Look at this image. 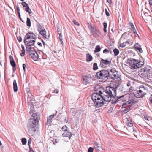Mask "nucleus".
Returning <instances> with one entry per match:
<instances>
[{
    "label": "nucleus",
    "mask_w": 152,
    "mask_h": 152,
    "mask_svg": "<svg viewBox=\"0 0 152 152\" xmlns=\"http://www.w3.org/2000/svg\"><path fill=\"white\" fill-rule=\"evenodd\" d=\"M119 86L118 85L111 84L110 86L106 87L104 89L102 87H99L97 90L94 88L96 92L93 93L91 98L94 105L96 107H99L103 105L104 102H110L112 98H115L116 100L112 101L111 103H116L119 99L123 97L124 95L120 96H116V90Z\"/></svg>",
    "instance_id": "f257e3e1"
},
{
    "label": "nucleus",
    "mask_w": 152,
    "mask_h": 152,
    "mask_svg": "<svg viewBox=\"0 0 152 152\" xmlns=\"http://www.w3.org/2000/svg\"><path fill=\"white\" fill-rule=\"evenodd\" d=\"M36 39V36L32 32H28L25 36L24 42L26 45V51H29V53L31 52V51L33 50L31 47L34 46V44Z\"/></svg>",
    "instance_id": "f03ea898"
},
{
    "label": "nucleus",
    "mask_w": 152,
    "mask_h": 152,
    "mask_svg": "<svg viewBox=\"0 0 152 152\" xmlns=\"http://www.w3.org/2000/svg\"><path fill=\"white\" fill-rule=\"evenodd\" d=\"M138 75L142 78L148 79L149 82H152L150 79L152 77V68L149 66H146L144 68H141L138 72Z\"/></svg>",
    "instance_id": "7ed1b4c3"
},
{
    "label": "nucleus",
    "mask_w": 152,
    "mask_h": 152,
    "mask_svg": "<svg viewBox=\"0 0 152 152\" xmlns=\"http://www.w3.org/2000/svg\"><path fill=\"white\" fill-rule=\"evenodd\" d=\"M127 62L128 64L130 67L131 69H132L139 68L144 64L143 61H141L132 58L128 59Z\"/></svg>",
    "instance_id": "20e7f679"
},
{
    "label": "nucleus",
    "mask_w": 152,
    "mask_h": 152,
    "mask_svg": "<svg viewBox=\"0 0 152 152\" xmlns=\"http://www.w3.org/2000/svg\"><path fill=\"white\" fill-rule=\"evenodd\" d=\"M147 91V87L141 86L139 88L134 90L133 92L134 96L137 98L142 97L146 94Z\"/></svg>",
    "instance_id": "39448f33"
},
{
    "label": "nucleus",
    "mask_w": 152,
    "mask_h": 152,
    "mask_svg": "<svg viewBox=\"0 0 152 152\" xmlns=\"http://www.w3.org/2000/svg\"><path fill=\"white\" fill-rule=\"evenodd\" d=\"M39 115L38 113H33L29 120L28 126L31 128H34L39 123Z\"/></svg>",
    "instance_id": "423d86ee"
},
{
    "label": "nucleus",
    "mask_w": 152,
    "mask_h": 152,
    "mask_svg": "<svg viewBox=\"0 0 152 152\" xmlns=\"http://www.w3.org/2000/svg\"><path fill=\"white\" fill-rule=\"evenodd\" d=\"M96 77L98 78L103 79L106 80L112 77L110 76L109 71L106 69L102 70L97 72Z\"/></svg>",
    "instance_id": "0eeeda50"
},
{
    "label": "nucleus",
    "mask_w": 152,
    "mask_h": 152,
    "mask_svg": "<svg viewBox=\"0 0 152 152\" xmlns=\"http://www.w3.org/2000/svg\"><path fill=\"white\" fill-rule=\"evenodd\" d=\"M36 22H37V23L36 24L37 29L39 33L42 36L44 39H48L49 37V36L48 37L47 36L46 32L44 28L42 27L39 23L37 22L36 21Z\"/></svg>",
    "instance_id": "6e6552de"
},
{
    "label": "nucleus",
    "mask_w": 152,
    "mask_h": 152,
    "mask_svg": "<svg viewBox=\"0 0 152 152\" xmlns=\"http://www.w3.org/2000/svg\"><path fill=\"white\" fill-rule=\"evenodd\" d=\"M111 62V61H109L107 59L104 60L101 58L99 66L102 68H105L107 67V65L110 64Z\"/></svg>",
    "instance_id": "1a4fd4ad"
},
{
    "label": "nucleus",
    "mask_w": 152,
    "mask_h": 152,
    "mask_svg": "<svg viewBox=\"0 0 152 152\" xmlns=\"http://www.w3.org/2000/svg\"><path fill=\"white\" fill-rule=\"evenodd\" d=\"M91 80V76L90 75L84 76L83 77L82 83L85 85L90 84Z\"/></svg>",
    "instance_id": "9d476101"
},
{
    "label": "nucleus",
    "mask_w": 152,
    "mask_h": 152,
    "mask_svg": "<svg viewBox=\"0 0 152 152\" xmlns=\"http://www.w3.org/2000/svg\"><path fill=\"white\" fill-rule=\"evenodd\" d=\"M30 55L31 56L32 59L35 61H37L38 59V55L37 53L33 50V51H31L29 53Z\"/></svg>",
    "instance_id": "9b49d317"
},
{
    "label": "nucleus",
    "mask_w": 152,
    "mask_h": 152,
    "mask_svg": "<svg viewBox=\"0 0 152 152\" xmlns=\"http://www.w3.org/2000/svg\"><path fill=\"white\" fill-rule=\"evenodd\" d=\"M72 135V133L71 132H69L68 130L67 131L64 132L62 134V136L64 137H67L70 139Z\"/></svg>",
    "instance_id": "f8f14e48"
},
{
    "label": "nucleus",
    "mask_w": 152,
    "mask_h": 152,
    "mask_svg": "<svg viewBox=\"0 0 152 152\" xmlns=\"http://www.w3.org/2000/svg\"><path fill=\"white\" fill-rule=\"evenodd\" d=\"M134 47L136 50H138L140 52H142L143 51L141 48V46L138 43H136L134 45Z\"/></svg>",
    "instance_id": "ddd939ff"
},
{
    "label": "nucleus",
    "mask_w": 152,
    "mask_h": 152,
    "mask_svg": "<svg viewBox=\"0 0 152 152\" xmlns=\"http://www.w3.org/2000/svg\"><path fill=\"white\" fill-rule=\"evenodd\" d=\"M138 101V100L137 99L135 98H133L132 99L128 101V104H133L136 103Z\"/></svg>",
    "instance_id": "4468645a"
},
{
    "label": "nucleus",
    "mask_w": 152,
    "mask_h": 152,
    "mask_svg": "<svg viewBox=\"0 0 152 152\" xmlns=\"http://www.w3.org/2000/svg\"><path fill=\"white\" fill-rule=\"evenodd\" d=\"M13 90L15 92H16L18 91V87L15 80H14L13 83Z\"/></svg>",
    "instance_id": "2eb2a0df"
},
{
    "label": "nucleus",
    "mask_w": 152,
    "mask_h": 152,
    "mask_svg": "<svg viewBox=\"0 0 152 152\" xmlns=\"http://www.w3.org/2000/svg\"><path fill=\"white\" fill-rule=\"evenodd\" d=\"M110 75L112 76L111 77H110V78L112 77L114 79H117L119 76V75L117 74V72H115V73L110 74Z\"/></svg>",
    "instance_id": "dca6fc26"
},
{
    "label": "nucleus",
    "mask_w": 152,
    "mask_h": 152,
    "mask_svg": "<svg viewBox=\"0 0 152 152\" xmlns=\"http://www.w3.org/2000/svg\"><path fill=\"white\" fill-rule=\"evenodd\" d=\"M128 101L125 103H124L122 106V108H126L128 107H131L132 105V104H128Z\"/></svg>",
    "instance_id": "f3484780"
},
{
    "label": "nucleus",
    "mask_w": 152,
    "mask_h": 152,
    "mask_svg": "<svg viewBox=\"0 0 152 152\" xmlns=\"http://www.w3.org/2000/svg\"><path fill=\"white\" fill-rule=\"evenodd\" d=\"M93 59L92 56L89 54L86 55V60L87 61H90L92 60Z\"/></svg>",
    "instance_id": "a211bd4d"
},
{
    "label": "nucleus",
    "mask_w": 152,
    "mask_h": 152,
    "mask_svg": "<svg viewBox=\"0 0 152 152\" xmlns=\"http://www.w3.org/2000/svg\"><path fill=\"white\" fill-rule=\"evenodd\" d=\"M101 50V48H100V47L99 45H97L96 46V48H95V50L94 51V53H97L99 51H100Z\"/></svg>",
    "instance_id": "6ab92c4d"
},
{
    "label": "nucleus",
    "mask_w": 152,
    "mask_h": 152,
    "mask_svg": "<svg viewBox=\"0 0 152 152\" xmlns=\"http://www.w3.org/2000/svg\"><path fill=\"white\" fill-rule=\"evenodd\" d=\"M113 52L114 53L115 56H117L119 53V51L118 50L117 48H115L113 50Z\"/></svg>",
    "instance_id": "aec40b11"
},
{
    "label": "nucleus",
    "mask_w": 152,
    "mask_h": 152,
    "mask_svg": "<svg viewBox=\"0 0 152 152\" xmlns=\"http://www.w3.org/2000/svg\"><path fill=\"white\" fill-rule=\"evenodd\" d=\"M26 24L28 26H31V22L30 21V19L28 17L27 18Z\"/></svg>",
    "instance_id": "412c9836"
},
{
    "label": "nucleus",
    "mask_w": 152,
    "mask_h": 152,
    "mask_svg": "<svg viewBox=\"0 0 152 152\" xmlns=\"http://www.w3.org/2000/svg\"><path fill=\"white\" fill-rule=\"evenodd\" d=\"M103 25L104 26L103 30L105 33H106L107 32L106 28L107 26V24L106 22H104L103 23Z\"/></svg>",
    "instance_id": "4be33fe9"
},
{
    "label": "nucleus",
    "mask_w": 152,
    "mask_h": 152,
    "mask_svg": "<svg viewBox=\"0 0 152 152\" xmlns=\"http://www.w3.org/2000/svg\"><path fill=\"white\" fill-rule=\"evenodd\" d=\"M98 66L97 64L96 63H94L93 64V69L94 70H96L98 69Z\"/></svg>",
    "instance_id": "5701e85b"
},
{
    "label": "nucleus",
    "mask_w": 152,
    "mask_h": 152,
    "mask_svg": "<svg viewBox=\"0 0 152 152\" xmlns=\"http://www.w3.org/2000/svg\"><path fill=\"white\" fill-rule=\"evenodd\" d=\"M130 107H126V108L123 110V112L125 113H126L129 111L131 110V108Z\"/></svg>",
    "instance_id": "b1692460"
},
{
    "label": "nucleus",
    "mask_w": 152,
    "mask_h": 152,
    "mask_svg": "<svg viewBox=\"0 0 152 152\" xmlns=\"http://www.w3.org/2000/svg\"><path fill=\"white\" fill-rule=\"evenodd\" d=\"M25 10L27 12H28L29 14H30L32 12V11L30 9L29 6H28L27 7H26L25 8Z\"/></svg>",
    "instance_id": "393cba45"
},
{
    "label": "nucleus",
    "mask_w": 152,
    "mask_h": 152,
    "mask_svg": "<svg viewBox=\"0 0 152 152\" xmlns=\"http://www.w3.org/2000/svg\"><path fill=\"white\" fill-rule=\"evenodd\" d=\"M100 147V144L99 143L95 142L94 143V147L96 148H99Z\"/></svg>",
    "instance_id": "a878e982"
},
{
    "label": "nucleus",
    "mask_w": 152,
    "mask_h": 152,
    "mask_svg": "<svg viewBox=\"0 0 152 152\" xmlns=\"http://www.w3.org/2000/svg\"><path fill=\"white\" fill-rule=\"evenodd\" d=\"M59 39H60V41L61 43V44L62 45H63V42L62 39V36L61 34V33H59Z\"/></svg>",
    "instance_id": "bb28decb"
},
{
    "label": "nucleus",
    "mask_w": 152,
    "mask_h": 152,
    "mask_svg": "<svg viewBox=\"0 0 152 152\" xmlns=\"http://www.w3.org/2000/svg\"><path fill=\"white\" fill-rule=\"evenodd\" d=\"M52 122V118H50V117H49L47 120V124H50Z\"/></svg>",
    "instance_id": "cd10ccee"
},
{
    "label": "nucleus",
    "mask_w": 152,
    "mask_h": 152,
    "mask_svg": "<svg viewBox=\"0 0 152 152\" xmlns=\"http://www.w3.org/2000/svg\"><path fill=\"white\" fill-rule=\"evenodd\" d=\"M21 141L23 145H25L27 142V140L25 138H23L22 139Z\"/></svg>",
    "instance_id": "c85d7f7f"
},
{
    "label": "nucleus",
    "mask_w": 152,
    "mask_h": 152,
    "mask_svg": "<svg viewBox=\"0 0 152 152\" xmlns=\"http://www.w3.org/2000/svg\"><path fill=\"white\" fill-rule=\"evenodd\" d=\"M95 27V26L94 25L91 24L88 26V27L91 31L93 29H94V28Z\"/></svg>",
    "instance_id": "c756f323"
},
{
    "label": "nucleus",
    "mask_w": 152,
    "mask_h": 152,
    "mask_svg": "<svg viewBox=\"0 0 152 152\" xmlns=\"http://www.w3.org/2000/svg\"><path fill=\"white\" fill-rule=\"evenodd\" d=\"M67 128V127L65 125L62 128V130L65 132L68 130Z\"/></svg>",
    "instance_id": "7c9ffc66"
},
{
    "label": "nucleus",
    "mask_w": 152,
    "mask_h": 152,
    "mask_svg": "<svg viewBox=\"0 0 152 152\" xmlns=\"http://www.w3.org/2000/svg\"><path fill=\"white\" fill-rule=\"evenodd\" d=\"M21 4L23 6L25 7H27L28 6V4L26 3L25 2H22Z\"/></svg>",
    "instance_id": "2f4dec72"
},
{
    "label": "nucleus",
    "mask_w": 152,
    "mask_h": 152,
    "mask_svg": "<svg viewBox=\"0 0 152 152\" xmlns=\"http://www.w3.org/2000/svg\"><path fill=\"white\" fill-rule=\"evenodd\" d=\"M10 64L12 67H14L16 66V63L14 61H11L10 62Z\"/></svg>",
    "instance_id": "473e14b6"
},
{
    "label": "nucleus",
    "mask_w": 152,
    "mask_h": 152,
    "mask_svg": "<svg viewBox=\"0 0 152 152\" xmlns=\"http://www.w3.org/2000/svg\"><path fill=\"white\" fill-rule=\"evenodd\" d=\"M128 91L129 92H131L134 90V88L133 86H131L130 88L129 89Z\"/></svg>",
    "instance_id": "72a5a7b5"
},
{
    "label": "nucleus",
    "mask_w": 152,
    "mask_h": 152,
    "mask_svg": "<svg viewBox=\"0 0 152 152\" xmlns=\"http://www.w3.org/2000/svg\"><path fill=\"white\" fill-rule=\"evenodd\" d=\"M127 124V126L129 127L132 126L133 125V123L129 122V121H128V122Z\"/></svg>",
    "instance_id": "f704fd0d"
},
{
    "label": "nucleus",
    "mask_w": 152,
    "mask_h": 152,
    "mask_svg": "<svg viewBox=\"0 0 152 152\" xmlns=\"http://www.w3.org/2000/svg\"><path fill=\"white\" fill-rule=\"evenodd\" d=\"M94 150V148L92 147H89L88 149V152H93Z\"/></svg>",
    "instance_id": "c9c22d12"
},
{
    "label": "nucleus",
    "mask_w": 152,
    "mask_h": 152,
    "mask_svg": "<svg viewBox=\"0 0 152 152\" xmlns=\"http://www.w3.org/2000/svg\"><path fill=\"white\" fill-rule=\"evenodd\" d=\"M126 46V45L124 42H123L120 45V47L122 48H124Z\"/></svg>",
    "instance_id": "e433bc0d"
},
{
    "label": "nucleus",
    "mask_w": 152,
    "mask_h": 152,
    "mask_svg": "<svg viewBox=\"0 0 152 152\" xmlns=\"http://www.w3.org/2000/svg\"><path fill=\"white\" fill-rule=\"evenodd\" d=\"M109 52V50L107 49H105L103 51V53L104 54H108Z\"/></svg>",
    "instance_id": "4c0bfd02"
},
{
    "label": "nucleus",
    "mask_w": 152,
    "mask_h": 152,
    "mask_svg": "<svg viewBox=\"0 0 152 152\" xmlns=\"http://www.w3.org/2000/svg\"><path fill=\"white\" fill-rule=\"evenodd\" d=\"M17 39L19 42H20L22 41V38L20 36L17 37Z\"/></svg>",
    "instance_id": "58836bf2"
},
{
    "label": "nucleus",
    "mask_w": 152,
    "mask_h": 152,
    "mask_svg": "<svg viewBox=\"0 0 152 152\" xmlns=\"http://www.w3.org/2000/svg\"><path fill=\"white\" fill-rule=\"evenodd\" d=\"M105 14L107 16H110V14L107 11V9L106 8L105 9Z\"/></svg>",
    "instance_id": "ea45409f"
},
{
    "label": "nucleus",
    "mask_w": 152,
    "mask_h": 152,
    "mask_svg": "<svg viewBox=\"0 0 152 152\" xmlns=\"http://www.w3.org/2000/svg\"><path fill=\"white\" fill-rule=\"evenodd\" d=\"M73 22L74 23V24L76 25L79 26V23L76 21L75 20H73Z\"/></svg>",
    "instance_id": "a19ab883"
},
{
    "label": "nucleus",
    "mask_w": 152,
    "mask_h": 152,
    "mask_svg": "<svg viewBox=\"0 0 152 152\" xmlns=\"http://www.w3.org/2000/svg\"><path fill=\"white\" fill-rule=\"evenodd\" d=\"M110 71L111 72L112 74L115 73V72H116V70L115 69H111L110 70Z\"/></svg>",
    "instance_id": "79ce46f5"
},
{
    "label": "nucleus",
    "mask_w": 152,
    "mask_h": 152,
    "mask_svg": "<svg viewBox=\"0 0 152 152\" xmlns=\"http://www.w3.org/2000/svg\"><path fill=\"white\" fill-rule=\"evenodd\" d=\"M129 23V26H130L131 28H132V29L134 28V26L132 23Z\"/></svg>",
    "instance_id": "37998d69"
},
{
    "label": "nucleus",
    "mask_w": 152,
    "mask_h": 152,
    "mask_svg": "<svg viewBox=\"0 0 152 152\" xmlns=\"http://www.w3.org/2000/svg\"><path fill=\"white\" fill-rule=\"evenodd\" d=\"M22 52L20 53V55L21 56H24L25 54V50H22Z\"/></svg>",
    "instance_id": "c03bdc74"
},
{
    "label": "nucleus",
    "mask_w": 152,
    "mask_h": 152,
    "mask_svg": "<svg viewBox=\"0 0 152 152\" xmlns=\"http://www.w3.org/2000/svg\"><path fill=\"white\" fill-rule=\"evenodd\" d=\"M149 100L150 102L152 104V94H151L149 97Z\"/></svg>",
    "instance_id": "a18cd8bd"
},
{
    "label": "nucleus",
    "mask_w": 152,
    "mask_h": 152,
    "mask_svg": "<svg viewBox=\"0 0 152 152\" xmlns=\"http://www.w3.org/2000/svg\"><path fill=\"white\" fill-rule=\"evenodd\" d=\"M23 69L24 72H26V65L25 64H23Z\"/></svg>",
    "instance_id": "49530a36"
},
{
    "label": "nucleus",
    "mask_w": 152,
    "mask_h": 152,
    "mask_svg": "<svg viewBox=\"0 0 152 152\" xmlns=\"http://www.w3.org/2000/svg\"><path fill=\"white\" fill-rule=\"evenodd\" d=\"M9 57H10V62L11 61H14L12 56L10 55V56Z\"/></svg>",
    "instance_id": "de8ad7c7"
},
{
    "label": "nucleus",
    "mask_w": 152,
    "mask_h": 152,
    "mask_svg": "<svg viewBox=\"0 0 152 152\" xmlns=\"http://www.w3.org/2000/svg\"><path fill=\"white\" fill-rule=\"evenodd\" d=\"M59 91L58 89H55L53 91V92L57 94L58 93Z\"/></svg>",
    "instance_id": "09e8293b"
},
{
    "label": "nucleus",
    "mask_w": 152,
    "mask_h": 152,
    "mask_svg": "<svg viewBox=\"0 0 152 152\" xmlns=\"http://www.w3.org/2000/svg\"><path fill=\"white\" fill-rule=\"evenodd\" d=\"M17 10L18 14L20 13V10L18 6L17 7Z\"/></svg>",
    "instance_id": "8fccbe9b"
},
{
    "label": "nucleus",
    "mask_w": 152,
    "mask_h": 152,
    "mask_svg": "<svg viewBox=\"0 0 152 152\" xmlns=\"http://www.w3.org/2000/svg\"><path fill=\"white\" fill-rule=\"evenodd\" d=\"M134 36L135 37H139V36L138 34H137V32H134Z\"/></svg>",
    "instance_id": "3c124183"
},
{
    "label": "nucleus",
    "mask_w": 152,
    "mask_h": 152,
    "mask_svg": "<svg viewBox=\"0 0 152 152\" xmlns=\"http://www.w3.org/2000/svg\"><path fill=\"white\" fill-rule=\"evenodd\" d=\"M107 2L110 4H111L112 3L111 0H107Z\"/></svg>",
    "instance_id": "603ef678"
},
{
    "label": "nucleus",
    "mask_w": 152,
    "mask_h": 152,
    "mask_svg": "<svg viewBox=\"0 0 152 152\" xmlns=\"http://www.w3.org/2000/svg\"><path fill=\"white\" fill-rule=\"evenodd\" d=\"M18 14V16L19 17V18H20V20L23 22H24L23 21V20H22L21 17V16H20V13H19V14Z\"/></svg>",
    "instance_id": "864d4df0"
},
{
    "label": "nucleus",
    "mask_w": 152,
    "mask_h": 152,
    "mask_svg": "<svg viewBox=\"0 0 152 152\" xmlns=\"http://www.w3.org/2000/svg\"><path fill=\"white\" fill-rule=\"evenodd\" d=\"M144 118L146 120L148 121V117L147 116H144Z\"/></svg>",
    "instance_id": "5fc2aeb1"
},
{
    "label": "nucleus",
    "mask_w": 152,
    "mask_h": 152,
    "mask_svg": "<svg viewBox=\"0 0 152 152\" xmlns=\"http://www.w3.org/2000/svg\"><path fill=\"white\" fill-rule=\"evenodd\" d=\"M96 34H99V31L98 30H97L95 32H94Z\"/></svg>",
    "instance_id": "6e6d98bb"
},
{
    "label": "nucleus",
    "mask_w": 152,
    "mask_h": 152,
    "mask_svg": "<svg viewBox=\"0 0 152 152\" xmlns=\"http://www.w3.org/2000/svg\"><path fill=\"white\" fill-rule=\"evenodd\" d=\"M31 140L30 139L28 141V145H29V146H30L29 145L31 144Z\"/></svg>",
    "instance_id": "4d7b16f0"
},
{
    "label": "nucleus",
    "mask_w": 152,
    "mask_h": 152,
    "mask_svg": "<svg viewBox=\"0 0 152 152\" xmlns=\"http://www.w3.org/2000/svg\"><path fill=\"white\" fill-rule=\"evenodd\" d=\"M29 152H34L32 148H30V146H29Z\"/></svg>",
    "instance_id": "13d9d810"
},
{
    "label": "nucleus",
    "mask_w": 152,
    "mask_h": 152,
    "mask_svg": "<svg viewBox=\"0 0 152 152\" xmlns=\"http://www.w3.org/2000/svg\"><path fill=\"white\" fill-rule=\"evenodd\" d=\"M97 30V29H96V27H95L94 28V29H93L91 31L92 32H94Z\"/></svg>",
    "instance_id": "bf43d9fd"
},
{
    "label": "nucleus",
    "mask_w": 152,
    "mask_h": 152,
    "mask_svg": "<svg viewBox=\"0 0 152 152\" xmlns=\"http://www.w3.org/2000/svg\"><path fill=\"white\" fill-rule=\"evenodd\" d=\"M97 30V29H96V27H95L94 28V29H93L91 31L92 32H94Z\"/></svg>",
    "instance_id": "052dcab7"
},
{
    "label": "nucleus",
    "mask_w": 152,
    "mask_h": 152,
    "mask_svg": "<svg viewBox=\"0 0 152 152\" xmlns=\"http://www.w3.org/2000/svg\"><path fill=\"white\" fill-rule=\"evenodd\" d=\"M127 86L128 87L131 86V83L130 82H128L127 84Z\"/></svg>",
    "instance_id": "680f3d73"
},
{
    "label": "nucleus",
    "mask_w": 152,
    "mask_h": 152,
    "mask_svg": "<svg viewBox=\"0 0 152 152\" xmlns=\"http://www.w3.org/2000/svg\"><path fill=\"white\" fill-rule=\"evenodd\" d=\"M149 2L150 4L152 6V0H149Z\"/></svg>",
    "instance_id": "e2e57ef3"
},
{
    "label": "nucleus",
    "mask_w": 152,
    "mask_h": 152,
    "mask_svg": "<svg viewBox=\"0 0 152 152\" xmlns=\"http://www.w3.org/2000/svg\"><path fill=\"white\" fill-rule=\"evenodd\" d=\"M132 30L133 31V33H134V32H136V30L135 29V28H134L132 29Z\"/></svg>",
    "instance_id": "0e129e2a"
},
{
    "label": "nucleus",
    "mask_w": 152,
    "mask_h": 152,
    "mask_svg": "<svg viewBox=\"0 0 152 152\" xmlns=\"http://www.w3.org/2000/svg\"><path fill=\"white\" fill-rule=\"evenodd\" d=\"M21 47L22 49V50H25L24 46H23V45H22Z\"/></svg>",
    "instance_id": "69168bd1"
},
{
    "label": "nucleus",
    "mask_w": 152,
    "mask_h": 152,
    "mask_svg": "<svg viewBox=\"0 0 152 152\" xmlns=\"http://www.w3.org/2000/svg\"><path fill=\"white\" fill-rule=\"evenodd\" d=\"M38 45H39V46H42V44L40 42H38Z\"/></svg>",
    "instance_id": "338daca9"
},
{
    "label": "nucleus",
    "mask_w": 152,
    "mask_h": 152,
    "mask_svg": "<svg viewBox=\"0 0 152 152\" xmlns=\"http://www.w3.org/2000/svg\"><path fill=\"white\" fill-rule=\"evenodd\" d=\"M16 69V68H15V66L13 67V72H14Z\"/></svg>",
    "instance_id": "774afa93"
}]
</instances>
